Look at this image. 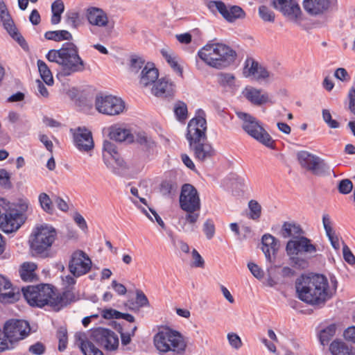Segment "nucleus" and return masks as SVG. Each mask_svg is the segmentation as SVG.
<instances>
[{
    "label": "nucleus",
    "mask_w": 355,
    "mask_h": 355,
    "mask_svg": "<svg viewBox=\"0 0 355 355\" xmlns=\"http://www.w3.org/2000/svg\"><path fill=\"white\" fill-rule=\"evenodd\" d=\"M160 53L165 59L171 69L177 73L179 76H182L183 73L182 67L178 63L179 58L176 53L168 48L162 49Z\"/></svg>",
    "instance_id": "33"
},
{
    "label": "nucleus",
    "mask_w": 355,
    "mask_h": 355,
    "mask_svg": "<svg viewBox=\"0 0 355 355\" xmlns=\"http://www.w3.org/2000/svg\"><path fill=\"white\" fill-rule=\"evenodd\" d=\"M145 66V60L137 55H132L130 60V70L135 73H137L141 69Z\"/></svg>",
    "instance_id": "46"
},
{
    "label": "nucleus",
    "mask_w": 355,
    "mask_h": 355,
    "mask_svg": "<svg viewBox=\"0 0 355 355\" xmlns=\"http://www.w3.org/2000/svg\"><path fill=\"white\" fill-rule=\"evenodd\" d=\"M258 12L260 18L265 22L273 23L275 20V12L265 5L259 7Z\"/></svg>",
    "instance_id": "44"
},
{
    "label": "nucleus",
    "mask_w": 355,
    "mask_h": 355,
    "mask_svg": "<svg viewBox=\"0 0 355 355\" xmlns=\"http://www.w3.org/2000/svg\"><path fill=\"white\" fill-rule=\"evenodd\" d=\"M29 324L22 320L12 319L7 321L3 327V338L11 344L26 338L30 333Z\"/></svg>",
    "instance_id": "11"
},
{
    "label": "nucleus",
    "mask_w": 355,
    "mask_h": 355,
    "mask_svg": "<svg viewBox=\"0 0 355 355\" xmlns=\"http://www.w3.org/2000/svg\"><path fill=\"white\" fill-rule=\"evenodd\" d=\"M322 118L331 128H338L340 125L337 121L332 119L331 113L328 110L324 109L322 110Z\"/></svg>",
    "instance_id": "53"
},
{
    "label": "nucleus",
    "mask_w": 355,
    "mask_h": 355,
    "mask_svg": "<svg viewBox=\"0 0 355 355\" xmlns=\"http://www.w3.org/2000/svg\"><path fill=\"white\" fill-rule=\"evenodd\" d=\"M56 237L57 232L52 226L42 225L37 227L31 236V249L36 255L47 257Z\"/></svg>",
    "instance_id": "5"
},
{
    "label": "nucleus",
    "mask_w": 355,
    "mask_h": 355,
    "mask_svg": "<svg viewBox=\"0 0 355 355\" xmlns=\"http://www.w3.org/2000/svg\"><path fill=\"white\" fill-rule=\"evenodd\" d=\"M136 302L141 307L149 305V302L147 297L141 291H137Z\"/></svg>",
    "instance_id": "60"
},
{
    "label": "nucleus",
    "mask_w": 355,
    "mask_h": 355,
    "mask_svg": "<svg viewBox=\"0 0 355 355\" xmlns=\"http://www.w3.org/2000/svg\"><path fill=\"white\" fill-rule=\"evenodd\" d=\"M345 338L347 340L355 343V327H349L344 331Z\"/></svg>",
    "instance_id": "64"
},
{
    "label": "nucleus",
    "mask_w": 355,
    "mask_h": 355,
    "mask_svg": "<svg viewBox=\"0 0 355 355\" xmlns=\"http://www.w3.org/2000/svg\"><path fill=\"white\" fill-rule=\"evenodd\" d=\"M0 19L3 28L8 34L16 40L23 48L27 47V43L23 36L18 32L13 20L8 10L7 6L3 0H0Z\"/></svg>",
    "instance_id": "17"
},
{
    "label": "nucleus",
    "mask_w": 355,
    "mask_h": 355,
    "mask_svg": "<svg viewBox=\"0 0 355 355\" xmlns=\"http://www.w3.org/2000/svg\"><path fill=\"white\" fill-rule=\"evenodd\" d=\"M73 137L75 144L80 150L87 152L94 148L92 132L89 130L78 128Z\"/></svg>",
    "instance_id": "24"
},
{
    "label": "nucleus",
    "mask_w": 355,
    "mask_h": 355,
    "mask_svg": "<svg viewBox=\"0 0 355 355\" xmlns=\"http://www.w3.org/2000/svg\"><path fill=\"white\" fill-rule=\"evenodd\" d=\"M123 326L126 327V326L128 325L124 323L123 324ZM128 329H130L125 331L122 327H120V329H119V332L121 335V345L123 347L126 346L130 343L131 338L135 336V331L137 330V326L135 325L132 327L128 326Z\"/></svg>",
    "instance_id": "42"
},
{
    "label": "nucleus",
    "mask_w": 355,
    "mask_h": 355,
    "mask_svg": "<svg viewBox=\"0 0 355 355\" xmlns=\"http://www.w3.org/2000/svg\"><path fill=\"white\" fill-rule=\"evenodd\" d=\"M227 340L232 347L235 349H240L243 345L241 338L236 333H229L227 334Z\"/></svg>",
    "instance_id": "52"
},
{
    "label": "nucleus",
    "mask_w": 355,
    "mask_h": 355,
    "mask_svg": "<svg viewBox=\"0 0 355 355\" xmlns=\"http://www.w3.org/2000/svg\"><path fill=\"white\" fill-rule=\"evenodd\" d=\"M159 77L158 69L152 62H147L143 67L140 76L139 84L144 87L153 85Z\"/></svg>",
    "instance_id": "27"
},
{
    "label": "nucleus",
    "mask_w": 355,
    "mask_h": 355,
    "mask_svg": "<svg viewBox=\"0 0 355 355\" xmlns=\"http://www.w3.org/2000/svg\"><path fill=\"white\" fill-rule=\"evenodd\" d=\"M337 3V0H304V10L312 16L322 15Z\"/></svg>",
    "instance_id": "21"
},
{
    "label": "nucleus",
    "mask_w": 355,
    "mask_h": 355,
    "mask_svg": "<svg viewBox=\"0 0 355 355\" xmlns=\"http://www.w3.org/2000/svg\"><path fill=\"white\" fill-rule=\"evenodd\" d=\"M90 340L95 342L99 347L107 351H113L119 347V338L112 331L98 327L94 329L90 334Z\"/></svg>",
    "instance_id": "14"
},
{
    "label": "nucleus",
    "mask_w": 355,
    "mask_h": 355,
    "mask_svg": "<svg viewBox=\"0 0 355 355\" xmlns=\"http://www.w3.org/2000/svg\"><path fill=\"white\" fill-rule=\"evenodd\" d=\"M288 255H297L299 253L312 254L317 251L316 245L311 243L307 237L300 236L296 239H291L286 247Z\"/></svg>",
    "instance_id": "19"
},
{
    "label": "nucleus",
    "mask_w": 355,
    "mask_h": 355,
    "mask_svg": "<svg viewBox=\"0 0 355 355\" xmlns=\"http://www.w3.org/2000/svg\"><path fill=\"white\" fill-rule=\"evenodd\" d=\"M260 64L252 58H248L245 61L243 73L245 77L256 76Z\"/></svg>",
    "instance_id": "41"
},
{
    "label": "nucleus",
    "mask_w": 355,
    "mask_h": 355,
    "mask_svg": "<svg viewBox=\"0 0 355 355\" xmlns=\"http://www.w3.org/2000/svg\"><path fill=\"white\" fill-rule=\"evenodd\" d=\"M85 16L88 22L93 26L104 27L108 24L107 15L101 8L89 7L86 9Z\"/></svg>",
    "instance_id": "25"
},
{
    "label": "nucleus",
    "mask_w": 355,
    "mask_h": 355,
    "mask_svg": "<svg viewBox=\"0 0 355 355\" xmlns=\"http://www.w3.org/2000/svg\"><path fill=\"white\" fill-rule=\"evenodd\" d=\"M322 223L324 229L326 232V234H329V233L334 232L332 227V221L331 220L330 216L328 214H323Z\"/></svg>",
    "instance_id": "59"
},
{
    "label": "nucleus",
    "mask_w": 355,
    "mask_h": 355,
    "mask_svg": "<svg viewBox=\"0 0 355 355\" xmlns=\"http://www.w3.org/2000/svg\"><path fill=\"white\" fill-rule=\"evenodd\" d=\"M120 314V311H118L115 309H104L103 311H102V316L103 318H104L105 319H119V315Z\"/></svg>",
    "instance_id": "62"
},
{
    "label": "nucleus",
    "mask_w": 355,
    "mask_h": 355,
    "mask_svg": "<svg viewBox=\"0 0 355 355\" xmlns=\"http://www.w3.org/2000/svg\"><path fill=\"white\" fill-rule=\"evenodd\" d=\"M38 200L41 208L46 213L52 214L54 212V206L53 200L46 193H41L39 195Z\"/></svg>",
    "instance_id": "43"
},
{
    "label": "nucleus",
    "mask_w": 355,
    "mask_h": 355,
    "mask_svg": "<svg viewBox=\"0 0 355 355\" xmlns=\"http://www.w3.org/2000/svg\"><path fill=\"white\" fill-rule=\"evenodd\" d=\"M174 113L178 121H184L187 118V106L183 101H178L174 105Z\"/></svg>",
    "instance_id": "45"
},
{
    "label": "nucleus",
    "mask_w": 355,
    "mask_h": 355,
    "mask_svg": "<svg viewBox=\"0 0 355 355\" xmlns=\"http://www.w3.org/2000/svg\"><path fill=\"white\" fill-rule=\"evenodd\" d=\"M95 107L100 113L114 116L123 112L125 102L121 98L112 95L96 96Z\"/></svg>",
    "instance_id": "12"
},
{
    "label": "nucleus",
    "mask_w": 355,
    "mask_h": 355,
    "mask_svg": "<svg viewBox=\"0 0 355 355\" xmlns=\"http://www.w3.org/2000/svg\"><path fill=\"white\" fill-rule=\"evenodd\" d=\"M261 250L265 254L266 259L272 262V257H275L279 250L278 241L271 234H266L261 239Z\"/></svg>",
    "instance_id": "28"
},
{
    "label": "nucleus",
    "mask_w": 355,
    "mask_h": 355,
    "mask_svg": "<svg viewBox=\"0 0 355 355\" xmlns=\"http://www.w3.org/2000/svg\"><path fill=\"white\" fill-rule=\"evenodd\" d=\"M237 56L236 51L223 43L208 42L201 48L197 57L208 66L218 69L229 67Z\"/></svg>",
    "instance_id": "3"
},
{
    "label": "nucleus",
    "mask_w": 355,
    "mask_h": 355,
    "mask_svg": "<svg viewBox=\"0 0 355 355\" xmlns=\"http://www.w3.org/2000/svg\"><path fill=\"white\" fill-rule=\"evenodd\" d=\"M174 85L165 78L158 79L152 87V94L158 97H167L173 93Z\"/></svg>",
    "instance_id": "29"
},
{
    "label": "nucleus",
    "mask_w": 355,
    "mask_h": 355,
    "mask_svg": "<svg viewBox=\"0 0 355 355\" xmlns=\"http://www.w3.org/2000/svg\"><path fill=\"white\" fill-rule=\"evenodd\" d=\"M154 344L162 353L172 352L175 354H180L184 352L187 347L183 336L170 328L159 331L154 336Z\"/></svg>",
    "instance_id": "4"
},
{
    "label": "nucleus",
    "mask_w": 355,
    "mask_h": 355,
    "mask_svg": "<svg viewBox=\"0 0 355 355\" xmlns=\"http://www.w3.org/2000/svg\"><path fill=\"white\" fill-rule=\"evenodd\" d=\"M338 189L342 194H348L353 189V184L349 179H344L340 181L338 185Z\"/></svg>",
    "instance_id": "51"
},
{
    "label": "nucleus",
    "mask_w": 355,
    "mask_h": 355,
    "mask_svg": "<svg viewBox=\"0 0 355 355\" xmlns=\"http://www.w3.org/2000/svg\"><path fill=\"white\" fill-rule=\"evenodd\" d=\"M64 11V4L62 0H55L51 4L52 13L62 14Z\"/></svg>",
    "instance_id": "61"
},
{
    "label": "nucleus",
    "mask_w": 355,
    "mask_h": 355,
    "mask_svg": "<svg viewBox=\"0 0 355 355\" xmlns=\"http://www.w3.org/2000/svg\"><path fill=\"white\" fill-rule=\"evenodd\" d=\"M24 214L16 209H3V214L0 219V229L5 233L16 232L25 222Z\"/></svg>",
    "instance_id": "16"
},
{
    "label": "nucleus",
    "mask_w": 355,
    "mask_h": 355,
    "mask_svg": "<svg viewBox=\"0 0 355 355\" xmlns=\"http://www.w3.org/2000/svg\"><path fill=\"white\" fill-rule=\"evenodd\" d=\"M57 338L59 341L58 350L63 352L65 350L68 343L67 330L65 327H61L57 331Z\"/></svg>",
    "instance_id": "47"
},
{
    "label": "nucleus",
    "mask_w": 355,
    "mask_h": 355,
    "mask_svg": "<svg viewBox=\"0 0 355 355\" xmlns=\"http://www.w3.org/2000/svg\"><path fill=\"white\" fill-rule=\"evenodd\" d=\"M248 267L250 270L251 273L256 278L261 279L263 277L264 273L263 271L259 267L258 265L254 263H249L248 264Z\"/></svg>",
    "instance_id": "57"
},
{
    "label": "nucleus",
    "mask_w": 355,
    "mask_h": 355,
    "mask_svg": "<svg viewBox=\"0 0 355 355\" xmlns=\"http://www.w3.org/2000/svg\"><path fill=\"white\" fill-rule=\"evenodd\" d=\"M297 158L300 166L311 171L315 175H329L332 173L334 177L336 174L330 166L320 157L311 153L302 150L297 153Z\"/></svg>",
    "instance_id": "9"
},
{
    "label": "nucleus",
    "mask_w": 355,
    "mask_h": 355,
    "mask_svg": "<svg viewBox=\"0 0 355 355\" xmlns=\"http://www.w3.org/2000/svg\"><path fill=\"white\" fill-rule=\"evenodd\" d=\"M270 4L292 21H297L301 17L302 11L295 0H271Z\"/></svg>",
    "instance_id": "18"
},
{
    "label": "nucleus",
    "mask_w": 355,
    "mask_h": 355,
    "mask_svg": "<svg viewBox=\"0 0 355 355\" xmlns=\"http://www.w3.org/2000/svg\"><path fill=\"white\" fill-rule=\"evenodd\" d=\"M21 292L30 306L42 308L48 305L52 307L54 289L49 284L27 286L21 288Z\"/></svg>",
    "instance_id": "7"
},
{
    "label": "nucleus",
    "mask_w": 355,
    "mask_h": 355,
    "mask_svg": "<svg viewBox=\"0 0 355 355\" xmlns=\"http://www.w3.org/2000/svg\"><path fill=\"white\" fill-rule=\"evenodd\" d=\"M280 233L284 238L293 237V239H296L304 232L300 225L295 223L284 222Z\"/></svg>",
    "instance_id": "36"
},
{
    "label": "nucleus",
    "mask_w": 355,
    "mask_h": 355,
    "mask_svg": "<svg viewBox=\"0 0 355 355\" xmlns=\"http://www.w3.org/2000/svg\"><path fill=\"white\" fill-rule=\"evenodd\" d=\"M76 300V297L73 292L70 289H67L61 294L56 293L54 291L53 297L52 307L60 310L61 308L66 306Z\"/></svg>",
    "instance_id": "30"
},
{
    "label": "nucleus",
    "mask_w": 355,
    "mask_h": 355,
    "mask_svg": "<svg viewBox=\"0 0 355 355\" xmlns=\"http://www.w3.org/2000/svg\"><path fill=\"white\" fill-rule=\"evenodd\" d=\"M37 64L40 76L43 81L48 85H52L53 84V78L47 64L42 60H38Z\"/></svg>",
    "instance_id": "39"
},
{
    "label": "nucleus",
    "mask_w": 355,
    "mask_h": 355,
    "mask_svg": "<svg viewBox=\"0 0 355 355\" xmlns=\"http://www.w3.org/2000/svg\"><path fill=\"white\" fill-rule=\"evenodd\" d=\"M175 189L176 186L168 181H164L161 184V191L165 196L171 194Z\"/></svg>",
    "instance_id": "58"
},
{
    "label": "nucleus",
    "mask_w": 355,
    "mask_h": 355,
    "mask_svg": "<svg viewBox=\"0 0 355 355\" xmlns=\"http://www.w3.org/2000/svg\"><path fill=\"white\" fill-rule=\"evenodd\" d=\"M75 344L78 346L84 355H104L93 342L88 339L84 332H77L74 336Z\"/></svg>",
    "instance_id": "23"
},
{
    "label": "nucleus",
    "mask_w": 355,
    "mask_h": 355,
    "mask_svg": "<svg viewBox=\"0 0 355 355\" xmlns=\"http://www.w3.org/2000/svg\"><path fill=\"white\" fill-rule=\"evenodd\" d=\"M180 208L187 212L185 220L189 224H195L200 216L201 205L197 189L190 184L182 185L179 198Z\"/></svg>",
    "instance_id": "6"
},
{
    "label": "nucleus",
    "mask_w": 355,
    "mask_h": 355,
    "mask_svg": "<svg viewBox=\"0 0 355 355\" xmlns=\"http://www.w3.org/2000/svg\"><path fill=\"white\" fill-rule=\"evenodd\" d=\"M66 21L72 28H77L81 24L80 14L75 11L67 12Z\"/></svg>",
    "instance_id": "49"
},
{
    "label": "nucleus",
    "mask_w": 355,
    "mask_h": 355,
    "mask_svg": "<svg viewBox=\"0 0 355 355\" xmlns=\"http://www.w3.org/2000/svg\"><path fill=\"white\" fill-rule=\"evenodd\" d=\"M189 146L193 152L195 159L200 162L210 159L215 155V150L207 141H191Z\"/></svg>",
    "instance_id": "22"
},
{
    "label": "nucleus",
    "mask_w": 355,
    "mask_h": 355,
    "mask_svg": "<svg viewBox=\"0 0 355 355\" xmlns=\"http://www.w3.org/2000/svg\"><path fill=\"white\" fill-rule=\"evenodd\" d=\"M237 116L243 121V129L249 135L266 147L275 149V141L267 131L260 125L255 117L248 113L241 112H238Z\"/></svg>",
    "instance_id": "8"
},
{
    "label": "nucleus",
    "mask_w": 355,
    "mask_h": 355,
    "mask_svg": "<svg viewBox=\"0 0 355 355\" xmlns=\"http://www.w3.org/2000/svg\"><path fill=\"white\" fill-rule=\"evenodd\" d=\"M92 265L89 256L83 250H78L72 253L68 268L73 277H79L89 272Z\"/></svg>",
    "instance_id": "15"
},
{
    "label": "nucleus",
    "mask_w": 355,
    "mask_h": 355,
    "mask_svg": "<svg viewBox=\"0 0 355 355\" xmlns=\"http://www.w3.org/2000/svg\"><path fill=\"white\" fill-rule=\"evenodd\" d=\"M45 350V345L41 342H37L28 347V352L35 355H42Z\"/></svg>",
    "instance_id": "54"
},
{
    "label": "nucleus",
    "mask_w": 355,
    "mask_h": 355,
    "mask_svg": "<svg viewBox=\"0 0 355 355\" xmlns=\"http://www.w3.org/2000/svg\"><path fill=\"white\" fill-rule=\"evenodd\" d=\"M295 289L300 300L313 306H324L333 295L327 278L320 274L301 275L296 279Z\"/></svg>",
    "instance_id": "1"
},
{
    "label": "nucleus",
    "mask_w": 355,
    "mask_h": 355,
    "mask_svg": "<svg viewBox=\"0 0 355 355\" xmlns=\"http://www.w3.org/2000/svg\"><path fill=\"white\" fill-rule=\"evenodd\" d=\"M329 350L332 355H354L352 349L345 342L338 340L331 343Z\"/></svg>",
    "instance_id": "37"
},
{
    "label": "nucleus",
    "mask_w": 355,
    "mask_h": 355,
    "mask_svg": "<svg viewBox=\"0 0 355 355\" xmlns=\"http://www.w3.org/2000/svg\"><path fill=\"white\" fill-rule=\"evenodd\" d=\"M21 293L18 288L12 287L10 281L0 275V302L1 303H14L19 300Z\"/></svg>",
    "instance_id": "20"
},
{
    "label": "nucleus",
    "mask_w": 355,
    "mask_h": 355,
    "mask_svg": "<svg viewBox=\"0 0 355 355\" xmlns=\"http://www.w3.org/2000/svg\"><path fill=\"white\" fill-rule=\"evenodd\" d=\"M336 331L335 324H331L325 328L321 329L319 332V340L322 345H327L331 338L334 336Z\"/></svg>",
    "instance_id": "40"
},
{
    "label": "nucleus",
    "mask_w": 355,
    "mask_h": 355,
    "mask_svg": "<svg viewBox=\"0 0 355 355\" xmlns=\"http://www.w3.org/2000/svg\"><path fill=\"white\" fill-rule=\"evenodd\" d=\"M109 136L111 139L116 141H133V135L128 129L112 126L110 128Z\"/></svg>",
    "instance_id": "35"
},
{
    "label": "nucleus",
    "mask_w": 355,
    "mask_h": 355,
    "mask_svg": "<svg viewBox=\"0 0 355 355\" xmlns=\"http://www.w3.org/2000/svg\"><path fill=\"white\" fill-rule=\"evenodd\" d=\"M44 37L48 40L55 42H61L63 40L70 41L73 39L72 35L66 30L46 31L44 34Z\"/></svg>",
    "instance_id": "38"
},
{
    "label": "nucleus",
    "mask_w": 355,
    "mask_h": 355,
    "mask_svg": "<svg viewBox=\"0 0 355 355\" xmlns=\"http://www.w3.org/2000/svg\"><path fill=\"white\" fill-rule=\"evenodd\" d=\"M37 266L33 262H24L19 269L21 279L24 282H33L37 280V275L35 272Z\"/></svg>",
    "instance_id": "32"
},
{
    "label": "nucleus",
    "mask_w": 355,
    "mask_h": 355,
    "mask_svg": "<svg viewBox=\"0 0 355 355\" xmlns=\"http://www.w3.org/2000/svg\"><path fill=\"white\" fill-rule=\"evenodd\" d=\"M206 130L205 112L202 110L198 109L196 116L191 119L188 123L187 139L189 144H191V141H206Z\"/></svg>",
    "instance_id": "10"
},
{
    "label": "nucleus",
    "mask_w": 355,
    "mask_h": 355,
    "mask_svg": "<svg viewBox=\"0 0 355 355\" xmlns=\"http://www.w3.org/2000/svg\"><path fill=\"white\" fill-rule=\"evenodd\" d=\"M250 209V218L252 220H258L261 214V207L259 202L254 200H251L248 203Z\"/></svg>",
    "instance_id": "48"
},
{
    "label": "nucleus",
    "mask_w": 355,
    "mask_h": 355,
    "mask_svg": "<svg viewBox=\"0 0 355 355\" xmlns=\"http://www.w3.org/2000/svg\"><path fill=\"white\" fill-rule=\"evenodd\" d=\"M103 159L104 162L107 164V156H110L111 159L114 160L116 164L122 167L123 166L124 162L120 157L119 154L118 153L117 148L116 145L110 141H105L103 146Z\"/></svg>",
    "instance_id": "31"
},
{
    "label": "nucleus",
    "mask_w": 355,
    "mask_h": 355,
    "mask_svg": "<svg viewBox=\"0 0 355 355\" xmlns=\"http://www.w3.org/2000/svg\"><path fill=\"white\" fill-rule=\"evenodd\" d=\"M191 254L193 260L191 266L196 268H204L205 261L198 252L196 249H193Z\"/></svg>",
    "instance_id": "55"
},
{
    "label": "nucleus",
    "mask_w": 355,
    "mask_h": 355,
    "mask_svg": "<svg viewBox=\"0 0 355 355\" xmlns=\"http://www.w3.org/2000/svg\"><path fill=\"white\" fill-rule=\"evenodd\" d=\"M245 98L254 105H262L267 103H272L267 92H262L261 89H259L252 87H245L243 92Z\"/></svg>",
    "instance_id": "26"
},
{
    "label": "nucleus",
    "mask_w": 355,
    "mask_h": 355,
    "mask_svg": "<svg viewBox=\"0 0 355 355\" xmlns=\"http://www.w3.org/2000/svg\"><path fill=\"white\" fill-rule=\"evenodd\" d=\"M343 258L346 262L350 265L355 263V257L347 245H344L343 247Z\"/></svg>",
    "instance_id": "56"
},
{
    "label": "nucleus",
    "mask_w": 355,
    "mask_h": 355,
    "mask_svg": "<svg viewBox=\"0 0 355 355\" xmlns=\"http://www.w3.org/2000/svg\"><path fill=\"white\" fill-rule=\"evenodd\" d=\"M135 141L141 147L144 151L148 153L153 152L156 148V144L154 140L145 132H137Z\"/></svg>",
    "instance_id": "34"
},
{
    "label": "nucleus",
    "mask_w": 355,
    "mask_h": 355,
    "mask_svg": "<svg viewBox=\"0 0 355 355\" xmlns=\"http://www.w3.org/2000/svg\"><path fill=\"white\" fill-rule=\"evenodd\" d=\"M203 232L207 239H211L215 234V225L212 219H207L203 225Z\"/></svg>",
    "instance_id": "50"
},
{
    "label": "nucleus",
    "mask_w": 355,
    "mask_h": 355,
    "mask_svg": "<svg viewBox=\"0 0 355 355\" xmlns=\"http://www.w3.org/2000/svg\"><path fill=\"white\" fill-rule=\"evenodd\" d=\"M220 83L223 85H231L234 80V76L230 73H221L219 75Z\"/></svg>",
    "instance_id": "63"
},
{
    "label": "nucleus",
    "mask_w": 355,
    "mask_h": 355,
    "mask_svg": "<svg viewBox=\"0 0 355 355\" xmlns=\"http://www.w3.org/2000/svg\"><path fill=\"white\" fill-rule=\"evenodd\" d=\"M46 59L62 67L64 76L85 70V62L78 54V49L73 42H65L60 49H51L46 55Z\"/></svg>",
    "instance_id": "2"
},
{
    "label": "nucleus",
    "mask_w": 355,
    "mask_h": 355,
    "mask_svg": "<svg viewBox=\"0 0 355 355\" xmlns=\"http://www.w3.org/2000/svg\"><path fill=\"white\" fill-rule=\"evenodd\" d=\"M207 7L212 13L218 11L228 22L233 23L238 19L245 17V11L239 6H231L227 8L222 1L211 0L207 3Z\"/></svg>",
    "instance_id": "13"
}]
</instances>
